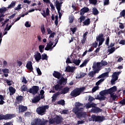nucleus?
I'll use <instances>...</instances> for the list:
<instances>
[{"label": "nucleus", "instance_id": "obj_1", "mask_svg": "<svg viewBox=\"0 0 125 125\" xmlns=\"http://www.w3.org/2000/svg\"><path fill=\"white\" fill-rule=\"evenodd\" d=\"M49 108V105H42L41 106H39L36 109V113L38 114V115H40V116H43L45 112H46V110H48Z\"/></svg>", "mask_w": 125, "mask_h": 125}, {"label": "nucleus", "instance_id": "obj_2", "mask_svg": "<svg viewBox=\"0 0 125 125\" xmlns=\"http://www.w3.org/2000/svg\"><path fill=\"white\" fill-rule=\"evenodd\" d=\"M85 88L84 87L81 88H76L70 93L71 96L73 97H77V96H79L84 90Z\"/></svg>", "mask_w": 125, "mask_h": 125}, {"label": "nucleus", "instance_id": "obj_3", "mask_svg": "<svg viewBox=\"0 0 125 125\" xmlns=\"http://www.w3.org/2000/svg\"><path fill=\"white\" fill-rule=\"evenodd\" d=\"M16 117L15 114H7L6 115L0 114V121L2 120L7 121L8 120H11V119H13V118H15Z\"/></svg>", "mask_w": 125, "mask_h": 125}, {"label": "nucleus", "instance_id": "obj_4", "mask_svg": "<svg viewBox=\"0 0 125 125\" xmlns=\"http://www.w3.org/2000/svg\"><path fill=\"white\" fill-rule=\"evenodd\" d=\"M39 90L40 87H39V86L34 85L32 88H29L27 90V92H29V93H31L33 95H36V94H38V93H39Z\"/></svg>", "mask_w": 125, "mask_h": 125}, {"label": "nucleus", "instance_id": "obj_5", "mask_svg": "<svg viewBox=\"0 0 125 125\" xmlns=\"http://www.w3.org/2000/svg\"><path fill=\"white\" fill-rule=\"evenodd\" d=\"M103 37V34L101 33L96 38L97 42H99V46L102 45V44H103V42L105 41V39H104Z\"/></svg>", "mask_w": 125, "mask_h": 125}, {"label": "nucleus", "instance_id": "obj_6", "mask_svg": "<svg viewBox=\"0 0 125 125\" xmlns=\"http://www.w3.org/2000/svg\"><path fill=\"white\" fill-rule=\"evenodd\" d=\"M35 123L37 125H47L48 120H44L43 121H42V119L38 118L35 120Z\"/></svg>", "mask_w": 125, "mask_h": 125}, {"label": "nucleus", "instance_id": "obj_7", "mask_svg": "<svg viewBox=\"0 0 125 125\" xmlns=\"http://www.w3.org/2000/svg\"><path fill=\"white\" fill-rule=\"evenodd\" d=\"M105 120V118L104 116H94L92 117L93 122H103Z\"/></svg>", "mask_w": 125, "mask_h": 125}, {"label": "nucleus", "instance_id": "obj_8", "mask_svg": "<svg viewBox=\"0 0 125 125\" xmlns=\"http://www.w3.org/2000/svg\"><path fill=\"white\" fill-rule=\"evenodd\" d=\"M62 121L63 117H62V116H59V115H57L55 117V123L56 125H59V124H61Z\"/></svg>", "mask_w": 125, "mask_h": 125}, {"label": "nucleus", "instance_id": "obj_9", "mask_svg": "<svg viewBox=\"0 0 125 125\" xmlns=\"http://www.w3.org/2000/svg\"><path fill=\"white\" fill-rule=\"evenodd\" d=\"M28 110V107L23 105H19V113H24Z\"/></svg>", "mask_w": 125, "mask_h": 125}, {"label": "nucleus", "instance_id": "obj_10", "mask_svg": "<svg viewBox=\"0 0 125 125\" xmlns=\"http://www.w3.org/2000/svg\"><path fill=\"white\" fill-rule=\"evenodd\" d=\"M76 70V67L75 66H70V65H67L65 68V72L68 73H74V71Z\"/></svg>", "mask_w": 125, "mask_h": 125}, {"label": "nucleus", "instance_id": "obj_11", "mask_svg": "<svg viewBox=\"0 0 125 125\" xmlns=\"http://www.w3.org/2000/svg\"><path fill=\"white\" fill-rule=\"evenodd\" d=\"M53 88H54L56 91H61V90H62V88H63V86L58 83V84H56L53 86Z\"/></svg>", "mask_w": 125, "mask_h": 125}, {"label": "nucleus", "instance_id": "obj_12", "mask_svg": "<svg viewBox=\"0 0 125 125\" xmlns=\"http://www.w3.org/2000/svg\"><path fill=\"white\" fill-rule=\"evenodd\" d=\"M102 65L101 62H97L96 64H94L92 66L93 70H98V72L100 71V68H102Z\"/></svg>", "mask_w": 125, "mask_h": 125}, {"label": "nucleus", "instance_id": "obj_13", "mask_svg": "<svg viewBox=\"0 0 125 125\" xmlns=\"http://www.w3.org/2000/svg\"><path fill=\"white\" fill-rule=\"evenodd\" d=\"M26 67L27 70H29L30 72H33L34 68H33V64L31 61H28L26 63Z\"/></svg>", "mask_w": 125, "mask_h": 125}, {"label": "nucleus", "instance_id": "obj_14", "mask_svg": "<svg viewBox=\"0 0 125 125\" xmlns=\"http://www.w3.org/2000/svg\"><path fill=\"white\" fill-rule=\"evenodd\" d=\"M55 3L57 10H61V7H62V4H63V2H59V1L56 0Z\"/></svg>", "mask_w": 125, "mask_h": 125}, {"label": "nucleus", "instance_id": "obj_15", "mask_svg": "<svg viewBox=\"0 0 125 125\" xmlns=\"http://www.w3.org/2000/svg\"><path fill=\"white\" fill-rule=\"evenodd\" d=\"M69 91H70V88L66 86L63 88H62L60 93L61 94H66V93H68Z\"/></svg>", "mask_w": 125, "mask_h": 125}, {"label": "nucleus", "instance_id": "obj_16", "mask_svg": "<svg viewBox=\"0 0 125 125\" xmlns=\"http://www.w3.org/2000/svg\"><path fill=\"white\" fill-rule=\"evenodd\" d=\"M34 57L36 61V62H39L40 60L42 59V55L40 52H36V54L34 55Z\"/></svg>", "mask_w": 125, "mask_h": 125}, {"label": "nucleus", "instance_id": "obj_17", "mask_svg": "<svg viewBox=\"0 0 125 125\" xmlns=\"http://www.w3.org/2000/svg\"><path fill=\"white\" fill-rule=\"evenodd\" d=\"M89 11V8L88 7H84L80 10V15H83L84 13H86Z\"/></svg>", "mask_w": 125, "mask_h": 125}, {"label": "nucleus", "instance_id": "obj_18", "mask_svg": "<svg viewBox=\"0 0 125 125\" xmlns=\"http://www.w3.org/2000/svg\"><path fill=\"white\" fill-rule=\"evenodd\" d=\"M91 111L93 113H96V114H97L98 113H101V112H102V109L98 107H95L91 109Z\"/></svg>", "mask_w": 125, "mask_h": 125}, {"label": "nucleus", "instance_id": "obj_19", "mask_svg": "<svg viewBox=\"0 0 125 125\" xmlns=\"http://www.w3.org/2000/svg\"><path fill=\"white\" fill-rule=\"evenodd\" d=\"M76 116L78 119H81V118H85V117H86V113H85V112H80L76 114Z\"/></svg>", "mask_w": 125, "mask_h": 125}, {"label": "nucleus", "instance_id": "obj_20", "mask_svg": "<svg viewBox=\"0 0 125 125\" xmlns=\"http://www.w3.org/2000/svg\"><path fill=\"white\" fill-rule=\"evenodd\" d=\"M98 70H94V71H92L89 72L88 74V75L89 77H90L91 78H93L94 76H95V74H98V73H99L98 72Z\"/></svg>", "mask_w": 125, "mask_h": 125}, {"label": "nucleus", "instance_id": "obj_21", "mask_svg": "<svg viewBox=\"0 0 125 125\" xmlns=\"http://www.w3.org/2000/svg\"><path fill=\"white\" fill-rule=\"evenodd\" d=\"M59 83L62 85H66L67 83V79L64 78V77H63L59 81Z\"/></svg>", "mask_w": 125, "mask_h": 125}, {"label": "nucleus", "instance_id": "obj_22", "mask_svg": "<svg viewBox=\"0 0 125 125\" xmlns=\"http://www.w3.org/2000/svg\"><path fill=\"white\" fill-rule=\"evenodd\" d=\"M52 45H53V42L50 41L47 44V45L45 48V50L48 51L49 49H52V48H53V47H52Z\"/></svg>", "mask_w": 125, "mask_h": 125}, {"label": "nucleus", "instance_id": "obj_23", "mask_svg": "<svg viewBox=\"0 0 125 125\" xmlns=\"http://www.w3.org/2000/svg\"><path fill=\"white\" fill-rule=\"evenodd\" d=\"M53 77H54V78H56V79H60L62 75H61V73L60 72L55 71L53 73Z\"/></svg>", "mask_w": 125, "mask_h": 125}, {"label": "nucleus", "instance_id": "obj_24", "mask_svg": "<svg viewBox=\"0 0 125 125\" xmlns=\"http://www.w3.org/2000/svg\"><path fill=\"white\" fill-rule=\"evenodd\" d=\"M41 100V96L38 95L35 97L33 99H32V103H38L39 101Z\"/></svg>", "mask_w": 125, "mask_h": 125}, {"label": "nucleus", "instance_id": "obj_25", "mask_svg": "<svg viewBox=\"0 0 125 125\" xmlns=\"http://www.w3.org/2000/svg\"><path fill=\"white\" fill-rule=\"evenodd\" d=\"M83 109V107H81L80 108H79V107H74L73 109H72V112H73L74 113V114H75V115H77V114H78L79 113V112H80L81 111V110Z\"/></svg>", "mask_w": 125, "mask_h": 125}, {"label": "nucleus", "instance_id": "obj_26", "mask_svg": "<svg viewBox=\"0 0 125 125\" xmlns=\"http://www.w3.org/2000/svg\"><path fill=\"white\" fill-rule=\"evenodd\" d=\"M120 74H121V72H115L112 74V79L118 81V79L119 78L118 76H120Z\"/></svg>", "mask_w": 125, "mask_h": 125}, {"label": "nucleus", "instance_id": "obj_27", "mask_svg": "<svg viewBox=\"0 0 125 125\" xmlns=\"http://www.w3.org/2000/svg\"><path fill=\"white\" fill-rule=\"evenodd\" d=\"M2 72H3L4 76L5 78H7V77H8V74H9V69L4 68L2 69Z\"/></svg>", "mask_w": 125, "mask_h": 125}, {"label": "nucleus", "instance_id": "obj_28", "mask_svg": "<svg viewBox=\"0 0 125 125\" xmlns=\"http://www.w3.org/2000/svg\"><path fill=\"white\" fill-rule=\"evenodd\" d=\"M109 94H113V92H116L117 90V86H114L113 87L108 89Z\"/></svg>", "mask_w": 125, "mask_h": 125}, {"label": "nucleus", "instance_id": "obj_29", "mask_svg": "<svg viewBox=\"0 0 125 125\" xmlns=\"http://www.w3.org/2000/svg\"><path fill=\"white\" fill-rule=\"evenodd\" d=\"M9 90L10 92V95H13L16 92V89L12 86H9Z\"/></svg>", "mask_w": 125, "mask_h": 125}, {"label": "nucleus", "instance_id": "obj_30", "mask_svg": "<svg viewBox=\"0 0 125 125\" xmlns=\"http://www.w3.org/2000/svg\"><path fill=\"white\" fill-rule=\"evenodd\" d=\"M99 94L101 95V96H104V95H106V94H109V93L108 89H105L101 91Z\"/></svg>", "mask_w": 125, "mask_h": 125}, {"label": "nucleus", "instance_id": "obj_31", "mask_svg": "<svg viewBox=\"0 0 125 125\" xmlns=\"http://www.w3.org/2000/svg\"><path fill=\"white\" fill-rule=\"evenodd\" d=\"M72 63L75 64L76 66H79L81 63V60H76L75 59H72Z\"/></svg>", "mask_w": 125, "mask_h": 125}, {"label": "nucleus", "instance_id": "obj_32", "mask_svg": "<svg viewBox=\"0 0 125 125\" xmlns=\"http://www.w3.org/2000/svg\"><path fill=\"white\" fill-rule=\"evenodd\" d=\"M116 50V48L115 47H112L111 48H109L107 50L108 52H109L108 55H110V54H112Z\"/></svg>", "mask_w": 125, "mask_h": 125}, {"label": "nucleus", "instance_id": "obj_33", "mask_svg": "<svg viewBox=\"0 0 125 125\" xmlns=\"http://www.w3.org/2000/svg\"><path fill=\"white\" fill-rule=\"evenodd\" d=\"M41 59H42V60L47 61V60H48V56H47V55H46V54L43 53L41 56Z\"/></svg>", "mask_w": 125, "mask_h": 125}, {"label": "nucleus", "instance_id": "obj_34", "mask_svg": "<svg viewBox=\"0 0 125 125\" xmlns=\"http://www.w3.org/2000/svg\"><path fill=\"white\" fill-rule=\"evenodd\" d=\"M83 24H84V26H88L89 24H90V19H87L85 20L83 22Z\"/></svg>", "mask_w": 125, "mask_h": 125}, {"label": "nucleus", "instance_id": "obj_35", "mask_svg": "<svg viewBox=\"0 0 125 125\" xmlns=\"http://www.w3.org/2000/svg\"><path fill=\"white\" fill-rule=\"evenodd\" d=\"M23 96H18L17 97H16V100L17 102L21 103L22 101H23Z\"/></svg>", "mask_w": 125, "mask_h": 125}, {"label": "nucleus", "instance_id": "obj_36", "mask_svg": "<svg viewBox=\"0 0 125 125\" xmlns=\"http://www.w3.org/2000/svg\"><path fill=\"white\" fill-rule=\"evenodd\" d=\"M57 104L64 106L65 105V101L64 100H61L57 102Z\"/></svg>", "mask_w": 125, "mask_h": 125}, {"label": "nucleus", "instance_id": "obj_37", "mask_svg": "<svg viewBox=\"0 0 125 125\" xmlns=\"http://www.w3.org/2000/svg\"><path fill=\"white\" fill-rule=\"evenodd\" d=\"M92 12L94 15H97L98 14H99V11H98V10H97L96 8H93Z\"/></svg>", "mask_w": 125, "mask_h": 125}, {"label": "nucleus", "instance_id": "obj_38", "mask_svg": "<svg viewBox=\"0 0 125 125\" xmlns=\"http://www.w3.org/2000/svg\"><path fill=\"white\" fill-rule=\"evenodd\" d=\"M16 4V2L13 1L11 3V4L8 6V8H12V7H14L15 5Z\"/></svg>", "mask_w": 125, "mask_h": 125}, {"label": "nucleus", "instance_id": "obj_39", "mask_svg": "<svg viewBox=\"0 0 125 125\" xmlns=\"http://www.w3.org/2000/svg\"><path fill=\"white\" fill-rule=\"evenodd\" d=\"M39 48L40 52H41V53H42V52H43V49L44 48V45H40L39 46Z\"/></svg>", "mask_w": 125, "mask_h": 125}, {"label": "nucleus", "instance_id": "obj_40", "mask_svg": "<svg viewBox=\"0 0 125 125\" xmlns=\"http://www.w3.org/2000/svg\"><path fill=\"white\" fill-rule=\"evenodd\" d=\"M87 63H88V60H85L83 61V63L80 65V67H81V68H83V67H84V66H85Z\"/></svg>", "mask_w": 125, "mask_h": 125}, {"label": "nucleus", "instance_id": "obj_41", "mask_svg": "<svg viewBox=\"0 0 125 125\" xmlns=\"http://www.w3.org/2000/svg\"><path fill=\"white\" fill-rule=\"evenodd\" d=\"M49 125H53V124H55V117L54 118H50L49 120Z\"/></svg>", "mask_w": 125, "mask_h": 125}, {"label": "nucleus", "instance_id": "obj_42", "mask_svg": "<svg viewBox=\"0 0 125 125\" xmlns=\"http://www.w3.org/2000/svg\"><path fill=\"white\" fill-rule=\"evenodd\" d=\"M69 23L72 24V23H73V22H74V16L71 15V16H69Z\"/></svg>", "mask_w": 125, "mask_h": 125}, {"label": "nucleus", "instance_id": "obj_43", "mask_svg": "<svg viewBox=\"0 0 125 125\" xmlns=\"http://www.w3.org/2000/svg\"><path fill=\"white\" fill-rule=\"evenodd\" d=\"M85 76H86V73H84L83 72H80V76L78 79H83V78L85 77Z\"/></svg>", "mask_w": 125, "mask_h": 125}, {"label": "nucleus", "instance_id": "obj_44", "mask_svg": "<svg viewBox=\"0 0 125 125\" xmlns=\"http://www.w3.org/2000/svg\"><path fill=\"white\" fill-rule=\"evenodd\" d=\"M75 107H83V104L81 103H79V102H76L75 103Z\"/></svg>", "mask_w": 125, "mask_h": 125}, {"label": "nucleus", "instance_id": "obj_45", "mask_svg": "<svg viewBox=\"0 0 125 125\" xmlns=\"http://www.w3.org/2000/svg\"><path fill=\"white\" fill-rule=\"evenodd\" d=\"M41 32L42 33V34H44L45 33V28H44V25L42 24L41 26Z\"/></svg>", "mask_w": 125, "mask_h": 125}, {"label": "nucleus", "instance_id": "obj_46", "mask_svg": "<svg viewBox=\"0 0 125 125\" xmlns=\"http://www.w3.org/2000/svg\"><path fill=\"white\" fill-rule=\"evenodd\" d=\"M61 95V93H60V92H57L56 93H55L53 95L52 97L57 99V97L59 96V95Z\"/></svg>", "mask_w": 125, "mask_h": 125}, {"label": "nucleus", "instance_id": "obj_47", "mask_svg": "<svg viewBox=\"0 0 125 125\" xmlns=\"http://www.w3.org/2000/svg\"><path fill=\"white\" fill-rule=\"evenodd\" d=\"M6 10H7V9L5 7H4L3 8H0V13H5Z\"/></svg>", "mask_w": 125, "mask_h": 125}, {"label": "nucleus", "instance_id": "obj_48", "mask_svg": "<svg viewBox=\"0 0 125 125\" xmlns=\"http://www.w3.org/2000/svg\"><path fill=\"white\" fill-rule=\"evenodd\" d=\"M98 89H99V86H98V85L93 87V88L92 89V93H93V92H95L96 91L98 90Z\"/></svg>", "mask_w": 125, "mask_h": 125}, {"label": "nucleus", "instance_id": "obj_49", "mask_svg": "<svg viewBox=\"0 0 125 125\" xmlns=\"http://www.w3.org/2000/svg\"><path fill=\"white\" fill-rule=\"evenodd\" d=\"M104 80L105 79H100L96 83V85H97L98 86V85H99V84H100L101 83H103V81H104Z\"/></svg>", "mask_w": 125, "mask_h": 125}, {"label": "nucleus", "instance_id": "obj_50", "mask_svg": "<svg viewBox=\"0 0 125 125\" xmlns=\"http://www.w3.org/2000/svg\"><path fill=\"white\" fill-rule=\"evenodd\" d=\"M101 64L102 66H106V65H108V62L102 60L101 62Z\"/></svg>", "mask_w": 125, "mask_h": 125}, {"label": "nucleus", "instance_id": "obj_51", "mask_svg": "<svg viewBox=\"0 0 125 125\" xmlns=\"http://www.w3.org/2000/svg\"><path fill=\"white\" fill-rule=\"evenodd\" d=\"M80 19V23H82V22H83V21H84V20H85V17L83 16H81L80 17V18H79Z\"/></svg>", "mask_w": 125, "mask_h": 125}, {"label": "nucleus", "instance_id": "obj_52", "mask_svg": "<svg viewBox=\"0 0 125 125\" xmlns=\"http://www.w3.org/2000/svg\"><path fill=\"white\" fill-rule=\"evenodd\" d=\"M89 1L90 3H91L92 4H96L97 3V0H89Z\"/></svg>", "mask_w": 125, "mask_h": 125}, {"label": "nucleus", "instance_id": "obj_53", "mask_svg": "<svg viewBox=\"0 0 125 125\" xmlns=\"http://www.w3.org/2000/svg\"><path fill=\"white\" fill-rule=\"evenodd\" d=\"M102 75L103 76V78H105L106 77H109V72H105L102 74Z\"/></svg>", "mask_w": 125, "mask_h": 125}, {"label": "nucleus", "instance_id": "obj_54", "mask_svg": "<svg viewBox=\"0 0 125 125\" xmlns=\"http://www.w3.org/2000/svg\"><path fill=\"white\" fill-rule=\"evenodd\" d=\"M109 42H110V38L108 37L106 39L105 44L106 45H109Z\"/></svg>", "mask_w": 125, "mask_h": 125}, {"label": "nucleus", "instance_id": "obj_55", "mask_svg": "<svg viewBox=\"0 0 125 125\" xmlns=\"http://www.w3.org/2000/svg\"><path fill=\"white\" fill-rule=\"evenodd\" d=\"M92 45L93 47L96 48L97 47V46L98 45V42H95L94 43H93L92 44Z\"/></svg>", "mask_w": 125, "mask_h": 125}, {"label": "nucleus", "instance_id": "obj_56", "mask_svg": "<svg viewBox=\"0 0 125 125\" xmlns=\"http://www.w3.org/2000/svg\"><path fill=\"white\" fill-rule=\"evenodd\" d=\"M119 104H121L122 106H124V105H125V99H123V100L120 101L119 102Z\"/></svg>", "mask_w": 125, "mask_h": 125}, {"label": "nucleus", "instance_id": "obj_57", "mask_svg": "<svg viewBox=\"0 0 125 125\" xmlns=\"http://www.w3.org/2000/svg\"><path fill=\"white\" fill-rule=\"evenodd\" d=\"M36 71L37 72V74L38 75H39L40 76H41L42 75V71H41V69H40V68H36Z\"/></svg>", "mask_w": 125, "mask_h": 125}, {"label": "nucleus", "instance_id": "obj_58", "mask_svg": "<svg viewBox=\"0 0 125 125\" xmlns=\"http://www.w3.org/2000/svg\"><path fill=\"white\" fill-rule=\"evenodd\" d=\"M77 27L70 28V30L72 32L73 34H75L77 31Z\"/></svg>", "mask_w": 125, "mask_h": 125}, {"label": "nucleus", "instance_id": "obj_59", "mask_svg": "<svg viewBox=\"0 0 125 125\" xmlns=\"http://www.w3.org/2000/svg\"><path fill=\"white\" fill-rule=\"evenodd\" d=\"M22 91H27L28 88L25 86V85H23L22 87H21Z\"/></svg>", "mask_w": 125, "mask_h": 125}, {"label": "nucleus", "instance_id": "obj_60", "mask_svg": "<svg viewBox=\"0 0 125 125\" xmlns=\"http://www.w3.org/2000/svg\"><path fill=\"white\" fill-rule=\"evenodd\" d=\"M120 15L121 16H123V17L125 18V10H123L122 12H121Z\"/></svg>", "mask_w": 125, "mask_h": 125}, {"label": "nucleus", "instance_id": "obj_61", "mask_svg": "<svg viewBox=\"0 0 125 125\" xmlns=\"http://www.w3.org/2000/svg\"><path fill=\"white\" fill-rule=\"evenodd\" d=\"M22 7H21V4L18 5V6L15 8V10H20L21 9Z\"/></svg>", "mask_w": 125, "mask_h": 125}, {"label": "nucleus", "instance_id": "obj_62", "mask_svg": "<svg viewBox=\"0 0 125 125\" xmlns=\"http://www.w3.org/2000/svg\"><path fill=\"white\" fill-rule=\"evenodd\" d=\"M68 112H69V110L68 109H64L62 111V114H64V115L68 114Z\"/></svg>", "mask_w": 125, "mask_h": 125}, {"label": "nucleus", "instance_id": "obj_63", "mask_svg": "<svg viewBox=\"0 0 125 125\" xmlns=\"http://www.w3.org/2000/svg\"><path fill=\"white\" fill-rule=\"evenodd\" d=\"M85 42H86V39L83 38V40L81 41V43L82 44H84V43H85Z\"/></svg>", "mask_w": 125, "mask_h": 125}, {"label": "nucleus", "instance_id": "obj_64", "mask_svg": "<svg viewBox=\"0 0 125 125\" xmlns=\"http://www.w3.org/2000/svg\"><path fill=\"white\" fill-rule=\"evenodd\" d=\"M93 100H95V99H94V98H93L91 96L89 97L88 101H89V102H91L92 101H93Z\"/></svg>", "mask_w": 125, "mask_h": 125}]
</instances>
